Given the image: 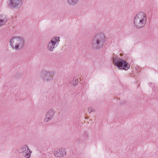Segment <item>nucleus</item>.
Masks as SVG:
<instances>
[{
    "instance_id": "nucleus-1",
    "label": "nucleus",
    "mask_w": 158,
    "mask_h": 158,
    "mask_svg": "<svg viewBox=\"0 0 158 158\" xmlns=\"http://www.w3.org/2000/svg\"><path fill=\"white\" fill-rule=\"evenodd\" d=\"M105 37L102 33L97 34L92 39L91 45L94 49H99L102 48L105 41Z\"/></svg>"
},
{
    "instance_id": "nucleus-2",
    "label": "nucleus",
    "mask_w": 158,
    "mask_h": 158,
    "mask_svg": "<svg viewBox=\"0 0 158 158\" xmlns=\"http://www.w3.org/2000/svg\"><path fill=\"white\" fill-rule=\"evenodd\" d=\"M147 16L144 12H140L138 13L134 19L135 26L137 28L144 27L146 23Z\"/></svg>"
},
{
    "instance_id": "nucleus-3",
    "label": "nucleus",
    "mask_w": 158,
    "mask_h": 158,
    "mask_svg": "<svg viewBox=\"0 0 158 158\" xmlns=\"http://www.w3.org/2000/svg\"><path fill=\"white\" fill-rule=\"evenodd\" d=\"M25 44V41L21 37H13L10 41V46L16 50H19L22 49Z\"/></svg>"
},
{
    "instance_id": "nucleus-4",
    "label": "nucleus",
    "mask_w": 158,
    "mask_h": 158,
    "mask_svg": "<svg viewBox=\"0 0 158 158\" xmlns=\"http://www.w3.org/2000/svg\"><path fill=\"white\" fill-rule=\"evenodd\" d=\"M112 62L120 69L127 70L130 68L127 62L121 59H118L116 56L113 57Z\"/></svg>"
},
{
    "instance_id": "nucleus-5",
    "label": "nucleus",
    "mask_w": 158,
    "mask_h": 158,
    "mask_svg": "<svg viewBox=\"0 0 158 158\" xmlns=\"http://www.w3.org/2000/svg\"><path fill=\"white\" fill-rule=\"evenodd\" d=\"M60 37H54L52 38L48 43L47 48L50 52L53 51L56 48L60 41Z\"/></svg>"
},
{
    "instance_id": "nucleus-6",
    "label": "nucleus",
    "mask_w": 158,
    "mask_h": 158,
    "mask_svg": "<svg viewBox=\"0 0 158 158\" xmlns=\"http://www.w3.org/2000/svg\"><path fill=\"white\" fill-rule=\"evenodd\" d=\"M55 74V72L49 71L46 70H43L42 71L41 76L42 79L45 82H49L52 80L53 76Z\"/></svg>"
},
{
    "instance_id": "nucleus-7",
    "label": "nucleus",
    "mask_w": 158,
    "mask_h": 158,
    "mask_svg": "<svg viewBox=\"0 0 158 158\" xmlns=\"http://www.w3.org/2000/svg\"><path fill=\"white\" fill-rule=\"evenodd\" d=\"M22 0H9L8 5L10 9H19L22 6Z\"/></svg>"
},
{
    "instance_id": "nucleus-8",
    "label": "nucleus",
    "mask_w": 158,
    "mask_h": 158,
    "mask_svg": "<svg viewBox=\"0 0 158 158\" xmlns=\"http://www.w3.org/2000/svg\"><path fill=\"white\" fill-rule=\"evenodd\" d=\"M20 151L23 155L26 158H29L30 157L31 151L27 145H24L20 148Z\"/></svg>"
},
{
    "instance_id": "nucleus-9",
    "label": "nucleus",
    "mask_w": 158,
    "mask_h": 158,
    "mask_svg": "<svg viewBox=\"0 0 158 158\" xmlns=\"http://www.w3.org/2000/svg\"><path fill=\"white\" fill-rule=\"evenodd\" d=\"M55 112L54 110L52 108L49 109L46 113L45 118L44 119L45 122H47L51 120L54 117Z\"/></svg>"
},
{
    "instance_id": "nucleus-10",
    "label": "nucleus",
    "mask_w": 158,
    "mask_h": 158,
    "mask_svg": "<svg viewBox=\"0 0 158 158\" xmlns=\"http://www.w3.org/2000/svg\"><path fill=\"white\" fill-rule=\"evenodd\" d=\"M54 154L57 157H62L66 155V152L65 149L60 148L54 151Z\"/></svg>"
},
{
    "instance_id": "nucleus-11",
    "label": "nucleus",
    "mask_w": 158,
    "mask_h": 158,
    "mask_svg": "<svg viewBox=\"0 0 158 158\" xmlns=\"http://www.w3.org/2000/svg\"><path fill=\"white\" fill-rule=\"evenodd\" d=\"M8 19L6 15L4 14L0 15V26H2L6 24Z\"/></svg>"
},
{
    "instance_id": "nucleus-12",
    "label": "nucleus",
    "mask_w": 158,
    "mask_h": 158,
    "mask_svg": "<svg viewBox=\"0 0 158 158\" xmlns=\"http://www.w3.org/2000/svg\"><path fill=\"white\" fill-rule=\"evenodd\" d=\"M69 83L71 84H73V86H75L78 84V81L77 78L74 77L72 80L69 81Z\"/></svg>"
},
{
    "instance_id": "nucleus-13",
    "label": "nucleus",
    "mask_w": 158,
    "mask_h": 158,
    "mask_svg": "<svg viewBox=\"0 0 158 158\" xmlns=\"http://www.w3.org/2000/svg\"><path fill=\"white\" fill-rule=\"evenodd\" d=\"M78 0H67L68 3L70 5H73L76 4Z\"/></svg>"
},
{
    "instance_id": "nucleus-14",
    "label": "nucleus",
    "mask_w": 158,
    "mask_h": 158,
    "mask_svg": "<svg viewBox=\"0 0 158 158\" xmlns=\"http://www.w3.org/2000/svg\"><path fill=\"white\" fill-rule=\"evenodd\" d=\"M94 111V109L91 107H89L88 108V112L90 113Z\"/></svg>"
}]
</instances>
